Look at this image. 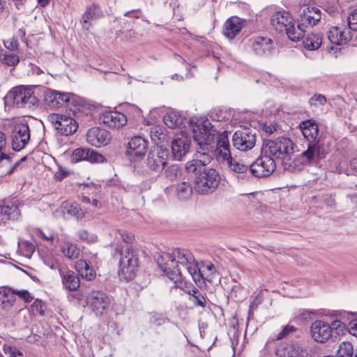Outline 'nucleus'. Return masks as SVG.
Here are the masks:
<instances>
[{
	"instance_id": "nucleus-1",
	"label": "nucleus",
	"mask_w": 357,
	"mask_h": 357,
	"mask_svg": "<svg viewBox=\"0 0 357 357\" xmlns=\"http://www.w3.org/2000/svg\"><path fill=\"white\" fill-rule=\"evenodd\" d=\"M213 159L207 152L197 151L192 160L185 164L188 174H194V188L199 194L206 195L214 192L220 183L219 173L213 168H206Z\"/></svg>"
},
{
	"instance_id": "nucleus-2",
	"label": "nucleus",
	"mask_w": 357,
	"mask_h": 357,
	"mask_svg": "<svg viewBox=\"0 0 357 357\" xmlns=\"http://www.w3.org/2000/svg\"><path fill=\"white\" fill-rule=\"evenodd\" d=\"M196 263L190 251L179 248L174 249L172 252H165L158 259V264L165 273L183 267L191 275L196 268Z\"/></svg>"
},
{
	"instance_id": "nucleus-3",
	"label": "nucleus",
	"mask_w": 357,
	"mask_h": 357,
	"mask_svg": "<svg viewBox=\"0 0 357 357\" xmlns=\"http://www.w3.org/2000/svg\"><path fill=\"white\" fill-rule=\"evenodd\" d=\"M271 24L276 31L285 33L289 40L292 41H298L304 37V31L300 25L295 26L291 15L285 10L273 13L271 16Z\"/></svg>"
},
{
	"instance_id": "nucleus-4",
	"label": "nucleus",
	"mask_w": 357,
	"mask_h": 357,
	"mask_svg": "<svg viewBox=\"0 0 357 357\" xmlns=\"http://www.w3.org/2000/svg\"><path fill=\"white\" fill-rule=\"evenodd\" d=\"M294 153V144L288 137H281L267 141L263 146L261 153H268L281 160L286 166L291 160Z\"/></svg>"
},
{
	"instance_id": "nucleus-5",
	"label": "nucleus",
	"mask_w": 357,
	"mask_h": 357,
	"mask_svg": "<svg viewBox=\"0 0 357 357\" xmlns=\"http://www.w3.org/2000/svg\"><path fill=\"white\" fill-rule=\"evenodd\" d=\"M215 151L218 161L226 165L233 172L243 174L248 172V165L232 158L227 132L219 134Z\"/></svg>"
},
{
	"instance_id": "nucleus-6",
	"label": "nucleus",
	"mask_w": 357,
	"mask_h": 357,
	"mask_svg": "<svg viewBox=\"0 0 357 357\" xmlns=\"http://www.w3.org/2000/svg\"><path fill=\"white\" fill-rule=\"evenodd\" d=\"M192 132L194 140L198 146L196 152L199 151L212 154L213 144L219 135L216 137L217 132L211 123L208 120L198 121L192 125Z\"/></svg>"
},
{
	"instance_id": "nucleus-7",
	"label": "nucleus",
	"mask_w": 357,
	"mask_h": 357,
	"mask_svg": "<svg viewBox=\"0 0 357 357\" xmlns=\"http://www.w3.org/2000/svg\"><path fill=\"white\" fill-rule=\"evenodd\" d=\"M345 324L340 320L333 321L331 324L317 319L310 326V335L312 339L319 343H325L333 336L342 334Z\"/></svg>"
},
{
	"instance_id": "nucleus-8",
	"label": "nucleus",
	"mask_w": 357,
	"mask_h": 357,
	"mask_svg": "<svg viewBox=\"0 0 357 357\" xmlns=\"http://www.w3.org/2000/svg\"><path fill=\"white\" fill-rule=\"evenodd\" d=\"M116 252L120 255L119 276L126 281L132 280L138 267L136 252L128 245L125 248L117 246Z\"/></svg>"
},
{
	"instance_id": "nucleus-9",
	"label": "nucleus",
	"mask_w": 357,
	"mask_h": 357,
	"mask_svg": "<svg viewBox=\"0 0 357 357\" xmlns=\"http://www.w3.org/2000/svg\"><path fill=\"white\" fill-rule=\"evenodd\" d=\"M6 104H11L17 108H30L37 102V98L31 88L17 86L13 88L5 97Z\"/></svg>"
},
{
	"instance_id": "nucleus-10",
	"label": "nucleus",
	"mask_w": 357,
	"mask_h": 357,
	"mask_svg": "<svg viewBox=\"0 0 357 357\" xmlns=\"http://www.w3.org/2000/svg\"><path fill=\"white\" fill-rule=\"evenodd\" d=\"M168 159V149L161 146H156L149 152L146 165L151 171L161 172L167 165Z\"/></svg>"
},
{
	"instance_id": "nucleus-11",
	"label": "nucleus",
	"mask_w": 357,
	"mask_h": 357,
	"mask_svg": "<svg viewBox=\"0 0 357 357\" xmlns=\"http://www.w3.org/2000/svg\"><path fill=\"white\" fill-rule=\"evenodd\" d=\"M232 143L233 146L239 151L251 150L256 144V133L249 128H241L234 133Z\"/></svg>"
},
{
	"instance_id": "nucleus-12",
	"label": "nucleus",
	"mask_w": 357,
	"mask_h": 357,
	"mask_svg": "<svg viewBox=\"0 0 357 357\" xmlns=\"http://www.w3.org/2000/svg\"><path fill=\"white\" fill-rule=\"evenodd\" d=\"M276 169L275 159L268 153H262L250 166V171L256 177L269 176Z\"/></svg>"
},
{
	"instance_id": "nucleus-13",
	"label": "nucleus",
	"mask_w": 357,
	"mask_h": 357,
	"mask_svg": "<svg viewBox=\"0 0 357 357\" xmlns=\"http://www.w3.org/2000/svg\"><path fill=\"white\" fill-rule=\"evenodd\" d=\"M48 121L63 135H70L75 133L78 128L76 121L66 115L51 114L47 116Z\"/></svg>"
},
{
	"instance_id": "nucleus-14",
	"label": "nucleus",
	"mask_w": 357,
	"mask_h": 357,
	"mask_svg": "<svg viewBox=\"0 0 357 357\" xmlns=\"http://www.w3.org/2000/svg\"><path fill=\"white\" fill-rule=\"evenodd\" d=\"M87 304L96 316H102L106 313L109 305L110 298L102 291H93L86 298Z\"/></svg>"
},
{
	"instance_id": "nucleus-15",
	"label": "nucleus",
	"mask_w": 357,
	"mask_h": 357,
	"mask_svg": "<svg viewBox=\"0 0 357 357\" xmlns=\"http://www.w3.org/2000/svg\"><path fill=\"white\" fill-rule=\"evenodd\" d=\"M326 153L320 141H314L307 143V150L299 155L297 160L302 165H307L324 158Z\"/></svg>"
},
{
	"instance_id": "nucleus-16",
	"label": "nucleus",
	"mask_w": 357,
	"mask_h": 357,
	"mask_svg": "<svg viewBox=\"0 0 357 357\" xmlns=\"http://www.w3.org/2000/svg\"><path fill=\"white\" fill-rule=\"evenodd\" d=\"M148 148V142L140 136L131 138L128 144L126 154L131 161L140 160L145 155Z\"/></svg>"
},
{
	"instance_id": "nucleus-17",
	"label": "nucleus",
	"mask_w": 357,
	"mask_h": 357,
	"mask_svg": "<svg viewBox=\"0 0 357 357\" xmlns=\"http://www.w3.org/2000/svg\"><path fill=\"white\" fill-rule=\"evenodd\" d=\"M11 138L13 150L19 151L24 149L30 139V131L28 125H15L12 132Z\"/></svg>"
},
{
	"instance_id": "nucleus-18",
	"label": "nucleus",
	"mask_w": 357,
	"mask_h": 357,
	"mask_svg": "<svg viewBox=\"0 0 357 357\" xmlns=\"http://www.w3.org/2000/svg\"><path fill=\"white\" fill-rule=\"evenodd\" d=\"M190 142V138L183 132L175 135L172 142V152L175 160H181L188 153Z\"/></svg>"
},
{
	"instance_id": "nucleus-19",
	"label": "nucleus",
	"mask_w": 357,
	"mask_h": 357,
	"mask_svg": "<svg viewBox=\"0 0 357 357\" xmlns=\"http://www.w3.org/2000/svg\"><path fill=\"white\" fill-rule=\"evenodd\" d=\"M70 160L74 163L82 160H88L91 162H102L105 160V158L94 150L77 148L73 151Z\"/></svg>"
},
{
	"instance_id": "nucleus-20",
	"label": "nucleus",
	"mask_w": 357,
	"mask_h": 357,
	"mask_svg": "<svg viewBox=\"0 0 357 357\" xmlns=\"http://www.w3.org/2000/svg\"><path fill=\"white\" fill-rule=\"evenodd\" d=\"M70 93L61 92L47 89L44 92V101L45 104L52 108H59L66 105Z\"/></svg>"
},
{
	"instance_id": "nucleus-21",
	"label": "nucleus",
	"mask_w": 357,
	"mask_h": 357,
	"mask_svg": "<svg viewBox=\"0 0 357 357\" xmlns=\"http://www.w3.org/2000/svg\"><path fill=\"white\" fill-rule=\"evenodd\" d=\"M215 272V268L211 262L202 263L200 265L196 263V268L192 271L191 277L195 283L207 280L211 282L212 276Z\"/></svg>"
},
{
	"instance_id": "nucleus-22",
	"label": "nucleus",
	"mask_w": 357,
	"mask_h": 357,
	"mask_svg": "<svg viewBox=\"0 0 357 357\" xmlns=\"http://www.w3.org/2000/svg\"><path fill=\"white\" fill-rule=\"evenodd\" d=\"M110 139V133L107 130L99 128H92L86 134L87 142L96 147L107 144Z\"/></svg>"
},
{
	"instance_id": "nucleus-23",
	"label": "nucleus",
	"mask_w": 357,
	"mask_h": 357,
	"mask_svg": "<svg viewBox=\"0 0 357 357\" xmlns=\"http://www.w3.org/2000/svg\"><path fill=\"white\" fill-rule=\"evenodd\" d=\"M327 36L331 43L337 45L346 44L352 38L349 28L338 26L331 27L327 33Z\"/></svg>"
},
{
	"instance_id": "nucleus-24",
	"label": "nucleus",
	"mask_w": 357,
	"mask_h": 357,
	"mask_svg": "<svg viewBox=\"0 0 357 357\" xmlns=\"http://www.w3.org/2000/svg\"><path fill=\"white\" fill-rule=\"evenodd\" d=\"M100 119L103 124L112 129H119L128 121L125 114L116 111L106 112Z\"/></svg>"
},
{
	"instance_id": "nucleus-25",
	"label": "nucleus",
	"mask_w": 357,
	"mask_h": 357,
	"mask_svg": "<svg viewBox=\"0 0 357 357\" xmlns=\"http://www.w3.org/2000/svg\"><path fill=\"white\" fill-rule=\"evenodd\" d=\"M243 21L238 17L233 16L226 20L223 26V34L229 39H233L243 28Z\"/></svg>"
},
{
	"instance_id": "nucleus-26",
	"label": "nucleus",
	"mask_w": 357,
	"mask_h": 357,
	"mask_svg": "<svg viewBox=\"0 0 357 357\" xmlns=\"http://www.w3.org/2000/svg\"><path fill=\"white\" fill-rule=\"evenodd\" d=\"M59 275L65 289L68 291H75L80 286V281L78 275L71 270L59 268Z\"/></svg>"
},
{
	"instance_id": "nucleus-27",
	"label": "nucleus",
	"mask_w": 357,
	"mask_h": 357,
	"mask_svg": "<svg viewBox=\"0 0 357 357\" xmlns=\"http://www.w3.org/2000/svg\"><path fill=\"white\" fill-rule=\"evenodd\" d=\"M252 47L257 55H268L273 50L272 40L266 37H257L252 42Z\"/></svg>"
},
{
	"instance_id": "nucleus-28",
	"label": "nucleus",
	"mask_w": 357,
	"mask_h": 357,
	"mask_svg": "<svg viewBox=\"0 0 357 357\" xmlns=\"http://www.w3.org/2000/svg\"><path fill=\"white\" fill-rule=\"evenodd\" d=\"M302 26H314L321 19V10L314 7L305 8L300 15Z\"/></svg>"
},
{
	"instance_id": "nucleus-29",
	"label": "nucleus",
	"mask_w": 357,
	"mask_h": 357,
	"mask_svg": "<svg viewBox=\"0 0 357 357\" xmlns=\"http://www.w3.org/2000/svg\"><path fill=\"white\" fill-rule=\"evenodd\" d=\"M300 129L303 137L308 141V142L319 141V139H317L319 128L314 121L307 120L305 121H303L300 124Z\"/></svg>"
},
{
	"instance_id": "nucleus-30",
	"label": "nucleus",
	"mask_w": 357,
	"mask_h": 357,
	"mask_svg": "<svg viewBox=\"0 0 357 357\" xmlns=\"http://www.w3.org/2000/svg\"><path fill=\"white\" fill-rule=\"evenodd\" d=\"M182 271V269H174L172 271H169L165 274L169 280L174 282L175 286L177 288L181 289L187 294L192 287V284L190 282H187L183 278Z\"/></svg>"
},
{
	"instance_id": "nucleus-31",
	"label": "nucleus",
	"mask_w": 357,
	"mask_h": 357,
	"mask_svg": "<svg viewBox=\"0 0 357 357\" xmlns=\"http://www.w3.org/2000/svg\"><path fill=\"white\" fill-rule=\"evenodd\" d=\"M103 15L100 8L96 5H93L87 8L86 12L82 15V27L85 30H89L91 26V21H94L101 18Z\"/></svg>"
},
{
	"instance_id": "nucleus-32",
	"label": "nucleus",
	"mask_w": 357,
	"mask_h": 357,
	"mask_svg": "<svg viewBox=\"0 0 357 357\" xmlns=\"http://www.w3.org/2000/svg\"><path fill=\"white\" fill-rule=\"evenodd\" d=\"M12 288L4 289L0 291V307L5 310H9L15 302Z\"/></svg>"
},
{
	"instance_id": "nucleus-33",
	"label": "nucleus",
	"mask_w": 357,
	"mask_h": 357,
	"mask_svg": "<svg viewBox=\"0 0 357 357\" xmlns=\"http://www.w3.org/2000/svg\"><path fill=\"white\" fill-rule=\"evenodd\" d=\"M61 209L63 213L75 217L77 220L83 218L85 214L84 211L77 203L65 202L61 206Z\"/></svg>"
},
{
	"instance_id": "nucleus-34",
	"label": "nucleus",
	"mask_w": 357,
	"mask_h": 357,
	"mask_svg": "<svg viewBox=\"0 0 357 357\" xmlns=\"http://www.w3.org/2000/svg\"><path fill=\"white\" fill-rule=\"evenodd\" d=\"M303 46L308 50H317L322 43L321 36L318 33H308L303 40Z\"/></svg>"
},
{
	"instance_id": "nucleus-35",
	"label": "nucleus",
	"mask_w": 357,
	"mask_h": 357,
	"mask_svg": "<svg viewBox=\"0 0 357 357\" xmlns=\"http://www.w3.org/2000/svg\"><path fill=\"white\" fill-rule=\"evenodd\" d=\"M43 263L52 270L62 268L60 264L61 257L55 252H48L41 255Z\"/></svg>"
},
{
	"instance_id": "nucleus-36",
	"label": "nucleus",
	"mask_w": 357,
	"mask_h": 357,
	"mask_svg": "<svg viewBox=\"0 0 357 357\" xmlns=\"http://www.w3.org/2000/svg\"><path fill=\"white\" fill-rule=\"evenodd\" d=\"M61 251L66 258L71 260L77 259L80 253L77 245L68 241L63 243Z\"/></svg>"
},
{
	"instance_id": "nucleus-37",
	"label": "nucleus",
	"mask_w": 357,
	"mask_h": 357,
	"mask_svg": "<svg viewBox=\"0 0 357 357\" xmlns=\"http://www.w3.org/2000/svg\"><path fill=\"white\" fill-rule=\"evenodd\" d=\"M150 137L155 144L162 143L167 139V130L161 126H154L150 130Z\"/></svg>"
},
{
	"instance_id": "nucleus-38",
	"label": "nucleus",
	"mask_w": 357,
	"mask_h": 357,
	"mask_svg": "<svg viewBox=\"0 0 357 357\" xmlns=\"http://www.w3.org/2000/svg\"><path fill=\"white\" fill-rule=\"evenodd\" d=\"M17 202H9L1 208V213L6 215L8 219L17 220L20 217V213Z\"/></svg>"
},
{
	"instance_id": "nucleus-39",
	"label": "nucleus",
	"mask_w": 357,
	"mask_h": 357,
	"mask_svg": "<svg viewBox=\"0 0 357 357\" xmlns=\"http://www.w3.org/2000/svg\"><path fill=\"white\" fill-rule=\"evenodd\" d=\"M165 124L172 129L178 128L182 123V117L175 112H170L163 117Z\"/></svg>"
},
{
	"instance_id": "nucleus-40",
	"label": "nucleus",
	"mask_w": 357,
	"mask_h": 357,
	"mask_svg": "<svg viewBox=\"0 0 357 357\" xmlns=\"http://www.w3.org/2000/svg\"><path fill=\"white\" fill-rule=\"evenodd\" d=\"M181 176V170L177 165L169 166L164 173L165 178L169 182L178 181Z\"/></svg>"
},
{
	"instance_id": "nucleus-41",
	"label": "nucleus",
	"mask_w": 357,
	"mask_h": 357,
	"mask_svg": "<svg viewBox=\"0 0 357 357\" xmlns=\"http://www.w3.org/2000/svg\"><path fill=\"white\" fill-rule=\"evenodd\" d=\"M176 192L180 199H187L190 198L192 193V188L188 182H181L176 187Z\"/></svg>"
},
{
	"instance_id": "nucleus-42",
	"label": "nucleus",
	"mask_w": 357,
	"mask_h": 357,
	"mask_svg": "<svg viewBox=\"0 0 357 357\" xmlns=\"http://www.w3.org/2000/svg\"><path fill=\"white\" fill-rule=\"evenodd\" d=\"M309 103L313 111H322L321 107L326 103V98L322 94L316 93L310 98Z\"/></svg>"
},
{
	"instance_id": "nucleus-43",
	"label": "nucleus",
	"mask_w": 357,
	"mask_h": 357,
	"mask_svg": "<svg viewBox=\"0 0 357 357\" xmlns=\"http://www.w3.org/2000/svg\"><path fill=\"white\" fill-rule=\"evenodd\" d=\"M6 139L3 132L0 131V167H3L10 163V157L3 153V150L6 148Z\"/></svg>"
},
{
	"instance_id": "nucleus-44",
	"label": "nucleus",
	"mask_w": 357,
	"mask_h": 357,
	"mask_svg": "<svg viewBox=\"0 0 357 357\" xmlns=\"http://www.w3.org/2000/svg\"><path fill=\"white\" fill-rule=\"evenodd\" d=\"M354 353L352 344L349 342H342L339 346L336 357H353Z\"/></svg>"
},
{
	"instance_id": "nucleus-45",
	"label": "nucleus",
	"mask_w": 357,
	"mask_h": 357,
	"mask_svg": "<svg viewBox=\"0 0 357 357\" xmlns=\"http://www.w3.org/2000/svg\"><path fill=\"white\" fill-rule=\"evenodd\" d=\"M0 61L8 66H14L19 63L20 59L17 55L11 53H4L1 50L0 51Z\"/></svg>"
},
{
	"instance_id": "nucleus-46",
	"label": "nucleus",
	"mask_w": 357,
	"mask_h": 357,
	"mask_svg": "<svg viewBox=\"0 0 357 357\" xmlns=\"http://www.w3.org/2000/svg\"><path fill=\"white\" fill-rule=\"evenodd\" d=\"M77 236L79 240L86 243H95L97 241L98 236L92 233H89L86 229H80L77 231Z\"/></svg>"
},
{
	"instance_id": "nucleus-47",
	"label": "nucleus",
	"mask_w": 357,
	"mask_h": 357,
	"mask_svg": "<svg viewBox=\"0 0 357 357\" xmlns=\"http://www.w3.org/2000/svg\"><path fill=\"white\" fill-rule=\"evenodd\" d=\"M67 100V102L66 104V106L69 107L71 110L73 108L71 107H79L82 106L84 104V100L79 96L70 93V97Z\"/></svg>"
},
{
	"instance_id": "nucleus-48",
	"label": "nucleus",
	"mask_w": 357,
	"mask_h": 357,
	"mask_svg": "<svg viewBox=\"0 0 357 357\" xmlns=\"http://www.w3.org/2000/svg\"><path fill=\"white\" fill-rule=\"evenodd\" d=\"M26 159L25 157L22 158V159L15 162V163L13 165H10L11 158L10 159V163L7 165H5L3 167H0V169H3L1 171L2 174H13L18 167L20 166L22 161H24Z\"/></svg>"
},
{
	"instance_id": "nucleus-49",
	"label": "nucleus",
	"mask_w": 357,
	"mask_h": 357,
	"mask_svg": "<svg viewBox=\"0 0 357 357\" xmlns=\"http://www.w3.org/2000/svg\"><path fill=\"white\" fill-rule=\"evenodd\" d=\"M14 296H18L20 298L23 299L26 303H30L33 299L31 294L25 289L17 290L12 289Z\"/></svg>"
},
{
	"instance_id": "nucleus-50",
	"label": "nucleus",
	"mask_w": 357,
	"mask_h": 357,
	"mask_svg": "<svg viewBox=\"0 0 357 357\" xmlns=\"http://www.w3.org/2000/svg\"><path fill=\"white\" fill-rule=\"evenodd\" d=\"M189 300L192 301L195 306L205 307L207 304L206 298L202 293H198L194 297H190Z\"/></svg>"
},
{
	"instance_id": "nucleus-51",
	"label": "nucleus",
	"mask_w": 357,
	"mask_h": 357,
	"mask_svg": "<svg viewBox=\"0 0 357 357\" xmlns=\"http://www.w3.org/2000/svg\"><path fill=\"white\" fill-rule=\"evenodd\" d=\"M31 311L34 314H38L40 315L45 314V304L40 300L36 299L31 305Z\"/></svg>"
},
{
	"instance_id": "nucleus-52",
	"label": "nucleus",
	"mask_w": 357,
	"mask_h": 357,
	"mask_svg": "<svg viewBox=\"0 0 357 357\" xmlns=\"http://www.w3.org/2000/svg\"><path fill=\"white\" fill-rule=\"evenodd\" d=\"M347 20L349 30L357 31V9L350 13Z\"/></svg>"
},
{
	"instance_id": "nucleus-53",
	"label": "nucleus",
	"mask_w": 357,
	"mask_h": 357,
	"mask_svg": "<svg viewBox=\"0 0 357 357\" xmlns=\"http://www.w3.org/2000/svg\"><path fill=\"white\" fill-rule=\"evenodd\" d=\"M296 328L291 325H287L285 327L282 328V330L277 335L276 339L277 340H282L289 335V334L293 333L295 332Z\"/></svg>"
},
{
	"instance_id": "nucleus-54",
	"label": "nucleus",
	"mask_w": 357,
	"mask_h": 357,
	"mask_svg": "<svg viewBox=\"0 0 357 357\" xmlns=\"http://www.w3.org/2000/svg\"><path fill=\"white\" fill-rule=\"evenodd\" d=\"M21 247L22 249H24V255L27 257H31L35 251V246L31 243L28 241L22 242Z\"/></svg>"
},
{
	"instance_id": "nucleus-55",
	"label": "nucleus",
	"mask_w": 357,
	"mask_h": 357,
	"mask_svg": "<svg viewBox=\"0 0 357 357\" xmlns=\"http://www.w3.org/2000/svg\"><path fill=\"white\" fill-rule=\"evenodd\" d=\"M3 43L6 48L10 51H15L17 50L19 46L18 39L15 36H13L10 40H4Z\"/></svg>"
},
{
	"instance_id": "nucleus-56",
	"label": "nucleus",
	"mask_w": 357,
	"mask_h": 357,
	"mask_svg": "<svg viewBox=\"0 0 357 357\" xmlns=\"http://www.w3.org/2000/svg\"><path fill=\"white\" fill-rule=\"evenodd\" d=\"M79 274L82 278L89 281L93 280L96 277V273L90 264L83 270V273H80Z\"/></svg>"
},
{
	"instance_id": "nucleus-57",
	"label": "nucleus",
	"mask_w": 357,
	"mask_h": 357,
	"mask_svg": "<svg viewBox=\"0 0 357 357\" xmlns=\"http://www.w3.org/2000/svg\"><path fill=\"white\" fill-rule=\"evenodd\" d=\"M119 235L120 238L126 243H131L134 239V236L131 233H128L125 230L119 231Z\"/></svg>"
},
{
	"instance_id": "nucleus-58",
	"label": "nucleus",
	"mask_w": 357,
	"mask_h": 357,
	"mask_svg": "<svg viewBox=\"0 0 357 357\" xmlns=\"http://www.w3.org/2000/svg\"><path fill=\"white\" fill-rule=\"evenodd\" d=\"M4 352L5 354L9 355L10 357H15L17 356L22 355L18 349L11 346H5Z\"/></svg>"
},
{
	"instance_id": "nucleus-59",
	"label": "nucleus",
	"mask_w": 357,
	"mask_h": 357,
	"mask_svg": "<svg viewBox=\"0 0 357 357\" xmlns=\"http://www.w3.org/2000/svg\"><path fill=\"white\" fill-rule=\"evenodd\" d=\"M37 236L42 239L47 241L50 244H53V241L54 239V236L52 233H49L48 234H46L42 230H38L36 233Z\"/></svg>"
},
{
	"instance_id": "nucleus-60",
	"label": "nucleus",
	"mask_w": 357,
	"mask_h": 357,
	"mask_svg": "<svg viewBox=\"0 0 357 357\" xmlns=\"http://www.w3.org/2000/svg\"><path fill=\"white\" fill-rule=\"evenodd\" d=\"M89 265V264L86 261L79 259L76 261L75 267L77 271L79 273H83V270L85 269Z\"/></svg>"
},
{
	"instance_id": "nucleus-61",
	"label": "nucleus",
	"mask_w": 357,
	"mask_h": 357,
	"mask_svg": "<svg viewBox=\"0 0 357 357\" xmlns=\"http://www.w3.org/2000/svg\"><path fill=\"white\" fill-rule=\"evenodd\" d=\"M276 128H277V126L275 124H273L272 123H266L264 126H263V130L268 134V135H271L273 134L275 131H276Z\"/></svg>"
},
{
	"instance_id": "nucleus-62",
	"label": "nucleus",
	"mask_w": 357,
	"mask_h": 357,
	"mask_svg": "<svg viewBox=\"0 0 357 357\" xmlns=\"http://www.w3.org/2000/svg\"><path fill=\"white\" fill-rule=\"evenodd\" d=\"M349 331L352 335L357 337V320H354L349 324Z\"/></svg>"
},
{
	"instance_id": "nucleus-63",
	"label": "nucleus",
	"mask_w": 357,
	"mask_h": 357,
	"mask_svg": "<svg viewBox=\"0 0 357 357\" xmlns=\"http://www.w3.org/2000/svg\"><path fill=\"white\" fill-rule=\"evenodd\" d=\"M67 175L68 172L63 169H59V171L56 172L55 174L56 178L59 181L63 179L65 177L67 176Z\"/></svg>"
},
{
	"instance_id": "nucleus-64",
	"label": "nucleus",
	"mask_w": 357,
	"mask_h": 357,
	"mask_svg": "<svg viewBox=\"0 0 357 357\" xmlns=\"http://www.w3.org/2000/svg\"><path fill=\"white\" fill-rule=\"evenodd\" d=\"M198 293H199L198 289H197L192 285V287L190 288V290L187 294L190 296V297H194Z\"/></svg>"
}]
</instances>
